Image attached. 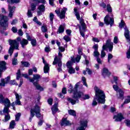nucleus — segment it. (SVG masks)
<instances>
[{"instance_id":"nucleus-1","label":"nucleus","mask_w":130,"mask_h":130,"mask_svg":"<svg viewBox=\"0 0 130 130\" xmlns=\"http://www.w3.org/2000/svg\"><path fill=\"white\" fill-rule=\"evenodd\" d=\"M94 91L95 93L92 101V106H96L98 103H101V104H105L106 100L104 91L99 89L97 86L94 87ZM97 101L98 103H97Z\"/></svg>"},{"instance_id":"nucleus-2","label":"nucleus","mask_w":130,"mask_h":130,"mask_svg":"<svg viewBox=\"0 0 130 130\" xmlns=\"http://www.w3.org/2000/svg\"><path fill=\"white\" fill-rule=\"evenodd\" d=\"M78 88H79V83H77L73 90V99L68 98L67 100L69 102H70L72 105H75L76 103L79 102V99L82 98L83 96V92L81 91H78ZM75 99V100H74Z\"/></svg>"},{"instance_id":"nucleus-3","label":"nucleus","mask_w":130,"mask_h":130,"mask_svg":"<svg viewBox=\"0 0 130 130\" xmlns=\"http://www.w3.org/2000/svg\"><path fill=\"white\" fill-rule=\"evenodd\" d=\"M74 14L77 19L79 21V23L80 24V26H79V31L80 35L82 36V37H85V34L84 32H86V28L87 27L86 26V24L83 18H81L80 16V13L78 12V9L77 8H75L74 9Z\"/></svg>"},{"instance_id":"nucleus-4","label":"nucleus","mask_w":130,"mask_h":130,"mask_svg":"<svg viewBox=\"0 0 130 130\" xmlns=\"http://www.w3.org/2000/svg\"><path fill=\"white\" fill-rule=\"evenodd\" d=\"M8 42L9 43V45H10V47L9 49V54L11 56H12V54H13L14 52V49L19 50V45H20V43L17 42V40L11 39L8 40Z\"/></svg>"},{"instance_id":"nucleus-5","label":"nucleus","mask_w":130,"mask_h":130,"mask_svg":"<svg viewBox=\"0 0 130 130\" xmlns=\"http://www.w3.org/2000/svg\"><path fill=\"white\" fill-rule=\"evenodd\" d=\"M35 113L36 116H37L38 118H39V117H41V114L40 113V107H39V106H38V105H35L30 110V116L29 117V121H32V119L35 116Z\"/></svg>"},{"instance_id":"nucleus-6","label":"nucleus","mask_w":130,"mask_h":130,"mask_svg":"<svg viewBox=\"0 0 130 130\" xmlns=\"http://www.w3.org/2000/svg\"><path fill=\"white\" fill-rule=\"evenodd\" d=\"M106 48H109V51H112V49H113V43L111 42V40H108L106 41V45L103 46V49L101 54V57L102 58L105 57V55H106V53H105V51H104Z\"/></svg>"},{"instance_id":"nucleus-7","label":"nucleus","mask_w":130,"mask_h":130,"mask_svg":"<svg viewBox=\"0 0 130 130\" xmlns=\"http://www.w3.org/2000/svg\"><path fill=\"white\" fill-rule=\"evenodd\" d=\"M8 21H9V18L7 16L0 14V26L3 27L4 30L8 29L9 26Z\"/></svg>"},{"instance_id":"nucleus-8","label":"nucleus","mask_w":130,"mask_h":130,"mask_svg":"<svg viewBox=\"0 0 130 130\" xmlns=\"http://www.w3.org/2000/svg\"><path fill=\"white\" fill-rule=\"evenodd\" d=\"M119 28H123L124 29V36L126 39V40L128 42L130 41V36H129V30L125 25V23L123 20L121 21V23L119 25Z\"/></svg>"},{"instance_id":"nucleus-9","label":"nucleus","mask_w":130,"mask_h":130,"mask_svg":"<svg viewBox=\"0 0 130 130\" xmlns=\"http://www.w3.org/2000/svg\"><path fill=\"white\" fill-rule=\"evenodd\" d=\"M0 103L1 104H4L5 107H11L12 106V104H11V101L8 98H5L4 95L0 94Z\"/></svg>"},{"instance_id":"nucleus-10","label":"nucleus","mask_w":130,"mask_h":130,"mask_svg":"<svg viewBox=\"0 0 130 130\" xmlns=\"http://www.w3.org/2000/svg\"><path fill=\"white\" fill-rule=\"evenodd\" d=\"M15 95L16 100L15 102H13L11 104V106L13 107V110H16V107H15V105H21L20 99H22V95L21 94H18L17 92H15Z\"/></svg>"},{"instance_id":"nucleus-11","label":"nucleus","mask_w":130,"mask_h":130,"mask_svg":"<svg viewBox=\"0 0 130 130\" xmlns=\"http://www.w3.org/2000/svg\"><path fill=\"white\" fill-rule=\"evenodd\" d=\"M104 22L106 25H110L111 27H112V25L114 24V19L109 17V15H107L104 18Z\"/></svg>"},{"instance_id":"nucleus-12","label":"nucleus","mask_w":130,"mask_h":130,"mask_svg":"<svg viewBox=\"0 0 130 130\" xmlns=\"http://www.w3.org/2000/svg\"><path fill=\"white\" fill-rule=\"evenodd\" d=\"M16 40L17 42H20V44L22 46V48H25V47L26 45H28L29 42H28L27 40H26L25 39H21L20 37L17 38L16 40Z\"/></svg>"},{"instance_id":"nucleus-13","label":"nucleus","mask_w":130,"mask_h":130,"mask_svg":"<svg viewBox=\"0 0 130 130\" xmlns=\"http://www.w3.org/2000/svg\"><path fill=\"white\" fill-rule=\"evenodd\" d=\"M67 11H68V8H63V9L61 11V13H60V11L57 10H56L55 12L56 14L58 15V16H59L60 19H63V18L66 16V12H67Z\"/></svg>"},{"instance_id":"nucleus-14","label":"nucleus","mask_w":130,"mask_h":130,"mask_svg":"<svg viewBox=\"0 0 130 130\" xmlns=\"http://www.w3.org/2000/svg\"><path fill=\"white\" fill-rule=\"evenodd\" d=\"M73 66V62L72 61H68L67 63V67L68 69V72L70 74H75V71L74 68L72 67Z\"/></svg>"},{"instance_id":"nucleus-15","label":"nucleus","mask_w":130,"mask_h":130,"mask_svg":"<svg viewBox=\"0 0 130 130\" xmlns=\"http://www.w3.org/2000/svg\"><path fill=\"white\" fill-rule=\"evenodd\" d=\"M88 121L87 120H82L80 122V126L76 130H85V127H87Z\"/></svg>"},{"instance_id":"nucleus-16","label":"nucleus","mask_w":130,"mask_h":130,"mask_svg":"<svg viewBox=\"0 0 130 130\" xmlns=\"http://www.w3.org/2000/svg\"><path fill=\"white\" fill-rule=\"evenodd\" d=\"M10 80H11V77L10 76H8L7 78H6L5 79H1L0 86H1V87H5V86H6V84L10 83Z\"/></svg>"},{"instance_id":"nucleus-17","label":"nucleus","mask_w":130,"mask_h":130,"mask_svg":"<svg viewBox=\"0 0 130 130\" xmlns=\"http://www.w3.org/2000/svg\"><path fill=\"white\" fill-rule=\"evenodd\" d=\"M6 61H0V78L2 77V72H4V71H6L7 70V67H6Z\"/></svg>"},{"instance_id":"nucleus-18","label":"nucleus","mask_w":130,"mask_h":130,"mask_svg":"<svg viewBox=\"0 0 130 130\" xmlns=\"http://www.w3.org/2000/svg\"><path fill=\"white\" fill-rule=\"evenodd\" d=\"M43 62L44 64V72L45 74H47L49 72V64L46 62V61L45 60L44 58H42Z\"/></svg>"},{"instance_id":"nucleus-19","label":"nucleus","mask_w":130,"mask_h":130,"mask_svg":"<svg viewBox=\"0 0 130 130\" xmlns=\"http://www.w3.org/2000/svg\"><path fill=\"white\" fill-rule=\"evenodd\" d=\"M8 10L9 11V17H10V18H12L13 17L14 12H15V11L16 10V7L14 6L12 7V6L9 5Z\"/></svg>"},{"instance_id":"nucleus-20","label":"nucleus","mask_w":130,"mask_h":130,"mask_svg":"<svg viewBox=\"0 0 130 130\" xmlns=\"http://www.w3.org/2000/svg\"><path fill=\"white\" fill-rule=\"evenodd\" d=\"M113 118L115 119V121H121L122 119H124L123 116H122L121 113H119L117 115H115Z\"/></svg>"},{"instance_id":"nucleus-21","label":"nucleus","mask_w":130,"mask_h":130,"mask_svg":"<svg viewBox=\"0 0 130 130\" xmlns=\"http://www.w3.org/2000/svg\"><path fill=\"white\" fill-rule=\"evenodd\" d=\"M39 11H37L38 16H41L42 15V12L45 11V7L44 5H42L38 7V8Z\"/></svg>"},{"instance_id":"nucleus-22","label":"nucleus","mask_w":130,"mask_h":130,"mask_svg":"<svg viewBox=\"0 0 130 130\" xmlns=\"http://www.w3.org/2000/svg\"><path fill=\"white\" fill-rule=\"evenodd\" d=\"M102 75L105 78V77H109L110 76V72L108 71V69L105 68L102 71Z\"/></svg>"},{"instance_id":"nucleus-23","label":"nucleus","mask_w":130,"mask_h":130,"mask_svg":"<svg viewBox=\"0 0 130 130\" xmlns=\"http://www.w3.org/2000/svg\"><path fill=\"white\" fill-rule=\"evenodd\" d=\"M71 123L70 121L68 120L67 118H63L61 122V125L63 126H68V125H71Z\"/></svg>"},{"instance_id":"nucleus-24","label":"nucleus","mask_w":130,"mask_h":130,"mask_svg":"<svg viewBox=\"0 0 130 130\" xmlns=\"http://www.w3.org/2000/svg\"><path fill=\"white\" fill-rule=\"evenodd\" d=\"M58 63V68H61V66H62V63H61V60L60 59H58L57 57H55L54 58V60L53 62V64H56Z\"/></svg>"},{"instance_id":"nucleus-25","label":"nucleus","mask_w":130,"mask_h":130,"mask_svg":"<svg viewBox=\"0 0 130 130\" xmlns=\"http://www.w3.org/2000/svg\"><path fill=\"white\" fill-rule=\"evenodd\" d=\"M58 105V103L55 104L53 107L51 108L52 113L53 115L55 114V113H56L58 111V108H57V106Z\"/></svg>"},{"instance_id":"nucleus-26","label":"nucleus","mask_w":130,"mask_h":130,"mask_svg":"<svg viewBox=\"0 0 130 130\" xmlns=\"http://www.w3.org/2000/svg\"><path fill=\"white\" fill-rule=\"evenodd\" d=\"M81 55H77V57L75 58H72L71 61H72V63L74 62H80V60L81 59Z\"/></svg>"},{"instance_id":"nucleus-27","label":"nucleus","mask_w":130,"mask_h":130,"mask_svg":"<svg viewBox=\"0 0 130 130\" xmlns=\"http://www.w3.org/2000/svg\"><path fill=\"white\" fill-rule=\"evenodd\" d=\"M64 27H66L64 24L60 25L57 31V34H60V33H63L64 31Z\"/></svg>"},{"instance_id":"nucleus-28","label":"nucleus","mask_w":130,"mask_h":130,"mask_svg":"<svg viewBox=\"0 0 130 130\" xmlns=\"http://www.w3.org/2000/svg\"><path fill=\"white\" fill-rule=\"evenodd\" d=\"M34 85L36 87L37 90H39V91H43L44 90L43 87L38 84L37 82H34Z\"/></svg>"},{"instance_id":"nucleus-29","label":"nucleus","mask_w":130,"mask_h":130,"mask_svg":"<svg viewBox=\"0 0 130 130\" xmlns=\"http://www.w3.org/2000/svg\"><path fill=\"white\" fill-rule=\"evenodd\" d=\"M118 92H119L118 98L119 99H122V100L124 98L123 95H124V92H123V91L121 89H119Z\"/></svg>"},{"instance_id":"nucleus-30","label":"nucleus","mask_w":130,"mask_h":130,"mask_svg":"<svg viewBox=\"0 0 130 130\" xmlns=\"http://www.w3.org/2000/svg\"><path fill=\"white\" fill-rule=\"evenodd\" d=\"M41 30L43 33H46L47 32L48 29L47 26L45 24H43L41 27Z\"/></svg>"},{"instance_id":"nucleus-31","label":"nucleus","mask_w":130,"mask_h":130,"mask_svg":"<svg viewBox=\"0 0 130 130\" xmlns=\"http://www.w3.org/2000/svg\"><path fill=\"white\" fill-rule=\"evenodd\" d=\"M49 19L51 24H53V19H54V14L52 13H50Z\"/></svg>"},{"instance_id":"nucleus-32","label":"nucleus","mask_w":130,"mask_h":130,"mask_svg":"<svg viewBox=\"0 0 130 130\" xmlns=\"http://www.w3.org/2000/svg\"><path fill=\"white\" fill-rule=\"evenodd\" d=\"M21 64L23 65V67L25 68H29L30 67V63L27 61H21Z\"/></svg>"},{"instance_id":"nucleus-33","label":"nucleus","mask_w":130,"mask_h":130,"mask_svg":"<svg viewBox=\"0 0 130 130\" xmlns=\"http://www.w3.org/2000/svg\"><path fill=\"white\" fill-rule=\"evenodd\" d=\"M5 116L4 122H7V121H9V120L11 119V116H10V114H5Z\"/></svg>"},{"instance_id":"nucleus-34","label":"nucleus","mask_w":130,"mask_h":130,"mask_svg":"<svg viewBox=\"0 0 130 130\" xmlns=\"http://www.w3.org/2000/svg\"><path fill=\"white\" fill-rule=\"evenodd\" d=\"M9 108H10V107H5L3 110V113H4V114H9V112H10V110H9Z\"/></svg>"},{"instance_id":"nucleus-35","label":"nucleus","mask_w":130,"mask_h":130,"mask_svg":"<svg viewBox=\"0 0 130 130\" xmlns=\"http://www.w3.org/2000/svg\"><path fill=\"white\" fill-rule=\"evenodd\" d=\"M68 112L70 115H72L73 116H76V111L74 110H69Z\"/></svg>"},{"instance_id":"nucleus-36","label":"nucleus","mask_w":130,"mask_h":130,"mask_svg":"<svg viewBox=\"0 0 130 130\" xmlns=\"http://www.w3.org/2000/svg\"><path fill=\"white\" fill-rule=\"evenodd\" d=\"M90 98V96L88 94L84 95V93H82V96H81L82 100H86V99H89Z\"/></svg>"},{"instance_id":"nucleus-37","label":"nucleus","mask_w":130,"mask_h":130,"mask_svg":"<svg viewBox=\"0 0 130 130\" xmlns=\"http://www.w3.org/2000/svg\"><path fill=\"white\" fill-rule=\"evenodd\" d=\"M15 125H16V123H15V121L14 120L11 121L10 123V128L12 129L14 128Z\"/></svg>"},{"instance_id":"nucleus-38","label":"nucleus","mask_w":130,"mask_h":130,"mask_svg":"<svg viewBox=\"0 0 130 130\" xmlns=\"http://www.w3.org/2000/svg\"><path fill=\"white\" fill-rule=\"evenodd\" d=\"M93 55L95 57H99V56H100V53L98 51H94L93 53Z\"/></svg>"},{"instance_id":"nucleus-39","label":"nucleus","mask_w":130,"mask_h":130,"mask_svg":"<svg viewBox=\"0 0 130 130\" xmlns=\"http://www.w3.org/2000/svg\"><path fill=\"white\" fill-rule=\"evenodd\" d=\"M33 77L35 81H38L39 79L41 78L40 75L39 74L34 75Z\"/></svg>"},{"instance_id":"nucleus-40","label":"nucleus","mask_w":130,"mask_h":130,"mask_svg":"<svg viewBox=\"0 0 130 130\" xmlns=\"http://www.w3.org/2000/svg\"><path fill=\"white\" fill-rule=\"evenodd\" d=\"M20 78H21V71L20 70H18L16 73V79L17 80H19Z\"/></svg>"},{"instance_id":"nucleus-41","label":"nucleus","mask_w":130,"mask_h":130,"mask_svg":"<svg viewBox=\"0 0 130 130\" xmlns=\"http://www.w3.org/2000/svg\"><path fill=\"white\" fill-rule=\"evenodd\" d=\"M69 93H73L74 94V88H73V85H70L68 89Z\"/></svg>"},{"instance_id":"nucleus-42","label":"nucleus","mask_w":130,"mask_h":130,"mask_svg":"<svg viewBox=\"0 0 130 130\" xmlns=\"http://www.w3.org/2000/svg\"><path fill=\"white\" fill-rule=\"evenodd\" d=\"M21 117V113H18L16 115H15V120L16 121H19L20 120V117Z\"/></svg>"},{"instance_id":"nucleus-43","label":"nucleus","mask_w":130,"mask_h":130,"mask_svg":"<svg viewBox=\"0 0 130 130\" xmlns=\"http://www.w3.org/2000/svg\"><path fill=\"white\" fill-rule=\"evenodd\" d=\"M107 10L109 13L112 12V8H111V6H110V4L107 5Z\"/></svg>"},{"instance_id":"nucleus-44","label":"nucleus","mask_w":130,"mask_h":130,"mask_svg":"<svg viewBox=\"0 0 130 130\" xmlns=\"http://www.w3.org/2000/svg\"><path fill=\"white\" fill-rule=\"evenodd\" d=\"M12 64L13 66H17L18 64V59L16 58H14L12 59Z\"/></svg>"},{"instance_id":"nucleus-45","label":"nucleus","mask_w":130,"mask_h":130,"mask_svg":"<svg viewBox=\"0 0 130 130\" xmlns=\"http://www.w3.org/2000/svg\"><path fill=\"white\" fill-rule=\"evenodd\" d=\"M130 103V96H127V98L125 99L124 104H127Z\"/></svg>"},{"instance_id":"nucleus-46","label":"nucleus","mask_w":130,"mask_h":130,"mask_svg":"<svg viewBox=\"0 0 130 130\" xmlns=\"http://www.w3.org/2000/svg\"><path fill=\"white\" fill-rule=\"evenodd\" d=\"M63 38L66 42H69L71 40V38H70L69 36H64Z\"/></svg>"},{"instance_id":"nucleus-47","label":"nucleus","mask_w":130,"mask_h":130,"mask_svg":"<svg viewBox=\"0 0 130 130\" xmlns=\"http://www.w3.org/2000/svg\"><path fill=\"white\" fill-rule=\"evenodd\" d=\"M113 55H112V54H111V53L108 54V62H109V63H110V60H111V59L113 58Z\"/></svg>"},{"instance_id":"nucleus-48","label":"nucleus","mask_w":130,"mask_h":130,"mask_svg":"<svg viewBox=\"0 0 130 130\" xmlns=\"http://www.w3.org/2000/svg\"><path fill=\"white\" fill-rule=\"evenodd\" d=\"M9 84L10 85H16V86H18V83H17V82H16V80H15L10 81L9 82Z\"/></svg>"},{"instance_id":"nucleus-49","label":"nucleus","mask_w":130,"mask_h":130,"mask_svg":"<svg viewBox=\"0 0 130 130\" xmlns=\"http://www.w3.org/2000/svg\"><path fill=\"white\" fill-rule=\"evenodd\" d=\"M27 16L28 18H31V17H32L33 14H32V12H31V10L28 9L27 11Z\"/></svg>"},{"instance_id":"nucleus-50","label":"nucleus","mask_w":130,"mask_h":130,"mask_svg":"<svg viewBox=\"0 0 130 130\" xmlns=\"http://www.w3.org/2000/svg\"><path fill=\"white\" fill-rule=\"evenodd\" d=\"M113 88L114 89V90H115V91H116V92H118V91L119 90V87H118V86L116 85H114L113 86Z\"/></svg>"},{"instance_id":"nucleus-51","label":"nucleus","mask_w":130,"mask_h":130,"mask_svg":"<svg viewBox=\"0 0 130 130\" xmlns=\"http://www.w3.org/2000/svg\"><path fill=\"white\" fill-rule=\"evenodd\" d=\"M82 80L83 82V84L84 85V86H85L86 87H88V85L87 84V82H86V78H85V77H82Z\"/></svg>"},{"instance_id":"nucleus-52","label":"nucleus","mask_w":130,"mask_h":130,"mask_svg":"<svg viewBox=\"0 0 130 130\" xmlns=\"http://www.w3.org/2000/svg\"><path fill=\"white\" fill-rule=\"evenodd\" d=\"M31 44L32 45V46H36V44H37V43L36 42V40H31Z\"/></svg>"},{"instance_id":"nucleus-53","label":"nucleus","mask_w":130,"mask_h":130,"mask_svg":"<svg viewBox=\"0 0 130 130\" xmlns=\"http://www.w3.org/2000/svg\"><path fill=\"white\" fill-rule=\"evenodd\" d=\"M21 2L20 0H11V4H19Z\"/></svg>"},{"instance_id":"nucleus-54","label":"nucleus","mask_w":130,"mask_h":130,"mask_svg":"<svg viewBox=\"0 0 130 130\" xmlns=\"http://www.w3.org/2000/svg\"><path fill=\"white\" fill-rule=\"evenodd\" d=\"M113 42L115 44H117L118 43V38L117 37H114Z\"/></svg>"},{"instance_id":"nucleus-55","label":"nucleus","mask_w":130,"mask_h":130,"mask_svg":"<svg viewBox=\"0 0 130 130\" xmlns=\"http://www.w3.org/2000/svg\"><path fill=\"white\" fill-rule=\"evenodd\" d=\"M31 8V11H35V10L36 9V4H32Z\"/></svg>"},{"instance_id":"nucleus-56","label":"nucleus","mask_w":130,"mask_h":130,"mask_svg":"<svg viewBox=\"0 0 130 130\" xmlns=\"http://www.w3.org/2000/svg\"><path fill=\"white\" fill-rule=\"evenodd\" d=\"M98 44H95L93 47L92 48L94 50V51H98Z\"/></svg>"},{"instance_id":"nucleus-57","label":"nucleus","mask_w":130,"mask_h":130,"mask_svg":"<svg viewBox=\"0 0 130 130\" xmlns=\"http://www.w3.org/2000/svg\"><path fill=\"white\" fill-rule=\"evenodd\" d=\"M12 32H13V33H17V32H18V29H17V28L16 27H13L11 29Z\"/></svg>"},{"instance_id":"nucleus-58","label":"nucleus","mask_w":130,"mask_h":130,"mask_svg":"<svg viewBox=\"0 0 130 130\" xmlns=\"http://www.w3.org/2000/svg\"><path fill=\"white\" fill-rule=\"evenodd\" d=\"M58 49L59 50V52H63L66 50V49L62 47H59Z\"/></svg>"},{"instance_id":"nucleus-59","label":"nucleus","mask_w":130,"mask_h":130,"mask_svg":"<svg viewBox=\"0 0 130 130\" xmlns=\"http://www.w3.org/2000/svg\"><path fill=\"white\" fill-rule=\"evenodd\" d=\"M125 123L127 126L130 127V120H125Z\"/></svg>"},{"instance_id":"nucleus-60","label":"nucleus","mask_w":130,"mask_h":130,"mask_svg":"<svg viewBox=\"0 0 130 130\" xmlns=\"http://www.w3.org/2000/svg\"><path fill=\"white\" fill-rule=\"evenodd\" d=\"M92 41H93V42H100V40L98 39V38H92Z\"/></svg>"},{"instance_id":"nucleus-61","label":"nucleus","mask_w":130,"mask_h":130,"mask_svg":"<svg viewBox=\"0 0 130 130\" xmlns=\"http://www.w3.org/2000/svg\"><path fill=\"white\" fill-rule=\"evenodd\" d=\"M100 7H102V8H103V9L106 8V4L104 3H102L100 4Z\"/></svg>"},{"instance_id":"nucleus-62","label":"nucleus","mask_w":130,"mask_h":130,"mask_svg":"<svg viewBox=\"0 0 130 130\" xmlns=\"http://www.w3.org/2000/svg\"><path fill=\"white\" fill-rule=\"evenodd\" d=\"M53 101V100L52 99H49L48 100V103L49 104V105H52V102Z\"/></svg>"},{"instance_id":"nucleus-63","label":"nucleus","mask_w":130,"mask_h":130,"mask_svg":"<svg viewBox=\"0 0 130 130\" xmlns=\"http://www.w3.org/2000/svg\"><path fill=\"white\" fill-rule=\"evenodd\" d=\"M18 23V20L14 19L11 22V25H16Z\"/></svg>"},{"instance_id":"nucleus-64","label":"nucleus","mask_w":130,"mask_h":130,"mask_svg":"<svg viewBox=\"0 0 130 130\" xmlns=\"http://www.w3.org/2000/svg\"><path fill=\"white\" fill-rule=\"evenodd\" d=\"M86 72L88 73V75H92V70L90 69L87 68Z\"/></svg>"}]
</instances>
